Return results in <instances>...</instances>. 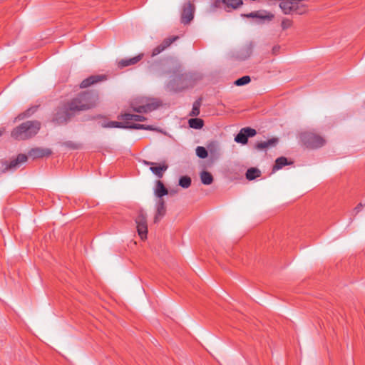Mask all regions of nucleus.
<instances>
[{
  "mask_svg": "<svg viewBox=\"0 0 365 365\" xmlns=\"http://www.w3.org/2000/svg\"><path fill=\"white\" fill-rule=\"evenodd\" d=\"M98 96L91 93H82L67 103L64 106L66 117L63 120L70 118L71 113L86 110L94 107L98 101Z\"/></svg>",
  "mask_w": 365,
  "mask_h": 365,
  "instance_id": "obj_1",
  "label": "nucleus"
},
{
  "mask_svg": "<svg viewBox=\"0 0 365 365\" xmlns=\"http://www.w3.org/2000/svg\"><path fill=\"white\" fill-rule=\"evenodd\" d=\"M41 128L38 121L29 120L22 123L11 131V137L18 140L29 139L37 134Z\"/></svg>",
  "mask_w": 365,
  "mask_h": 365,
  "instance_id": "obj_2",
  "label": "nucleus"
},
{
  "mask_svg": "<svg viewBox=\"0 0 365 365\" xmlns=\"http://www.w3.org/2000/svg\"><path fill=\"white\" fill-rule=\"evenodd\" d=\"M299 138L302 144L309 149L321 148L326 143V140L322 136L312 131L302 133Z\"/></svg>",
  "mask_w": 365,
  "mask_h": 365,
  "instance_id": "obj_3",
  "label": "nucleus"
},
{
  "mask_svg": "<svg viewBox=\"0 0 365 365\" xmlns=\"http://www.w3.org/2000/svg\"><path fill=\"white\" fill-rule=\"evenodd\" d=\"M104 128H128V129H143L148 130H154V128L152 125H146L143 124H138V123H129L125 120L122 122L118 121H109L107 123H105L103 125Z\"/></svg>",
  "mask_w": 365,
  "mask_h": 365,
  "instance_id": "obj_4",
  "label": "nucleus"
},
{
  "mask_svg": "<svg viewBox=\"0 0 365 365\" xmlns=\"http://www.w3.org/2000/svg\"><path fill=\"white\" fill-rule=\"evenodd\" d=\"M135 221L138 235L142 240L146 239L148 234L147 216L143 210L139 211Z\"/></svg>",
  "mask_w": 365,
  "mask_h": 365,
  "instance_id": "obj_5",
  "label": "nucleus"
},
{
  "mask_svg": "<svg viewBox=\"0 0 365 365\" xmlns=\"http://www.w3.org/2000/svg\"><path fill=\"white\" fill-rule=\"evenodd\" d=\"M256 133L257 131L254 128L250 127L243 128L235 137V141L239 143L246 144L248 141V138L255 136Z\"/></svg>",
  "mask_w": 365,
  "mask_h": 365,
  "instance_id": "obj_6",
  "label": "nucleus"
},
{
  "mask_svg": "<svg viewBox=\"0 0 365 365\" xmlns=\"http://www.w3.org/2000/svg\"><path fill=\"white\" fill-rule=\"evenodd\" d=\"M143 163L144 165H150V171L160 178L163 176L164 172L168 168V166L165 162L158 164L157 163L143 160Z\"/></svg>",
  "mask_w": 365,
  "mask_h": 365,
  "instance_id": "obj_7",
  "label": "nucleus"
},
{
  "mask_svg": "<svg viewBox=\"0 0 365 365\" xmlns=\"http://www.w3.org/2000/svg\"><path fill=\"white\" fill-rule=\"evenodd\" d=\"M194 11L195 6L190 2L185 4L183 6L182 14H181V21L184 24H189L193 19L194 16Z\"/></svg>",
  "mask_w": 365,
  "mask_h": 365,
  "instance_id": "obj_8",
  "label": "nucleus"
},
{
  "mask_svg": "<svg viewBox=\"0 0 365 365\" xmlns=\"http://www.w3.org/2000/svg\"><path fill=\"white\" fill-rule=\"evenodd\" d=\"M160 105V101L157 100H152L145 105L139 106L133 108V110L137 113H148L157 109Z\"/></svg>",
  "mask_w": 365,
  "mask_h": 365,
  "instance_id": "obj_9",
  "label": "nucleus"
},
{
  "mask_svg": "<svg viewBox=\"0 0 365 365\" xmlns=\"http://www.w3.org/2000/svg\"><path fill=\"white\" fill-rule=\"evenodd\" d=\"M178 36H173L165 38L163 41L156 46L155 48H153L152 51V56H155L158 54H160L161 52H163L165 48H167L168 46L171 45L173 42L176 41L178 39Z\"/></svg>",
  "mask_w": 365,
  "mask_h": 365,
  "instance_id": "obj_10",
  "label": "nucleus"
},
{
  "mask_svg": "<svg viewBox=\"0 0 365 365\" xmlns=\"http://www.w3.org/2000/svg\"><path fill=\"white\" fill-rule=\"evenodd\" d=\"M156 212L154 217V222H158L166 213L165 202L163 199H158L155 205Z\"/></svg>",
  "mask_w": 365,
  "mask_h": 365,
  "instance_id": "obj_11",
  "label": "nucleus"
},
{
  "mask_svg": "<svg viewBox=\"0 0 365 365\" xmlns=\"http://www.w3.org/2000/svg\"><path fill=\"white\" fill-rule=\"evenodd\" d=\"M51 153L52 151L51 149L44 148H33L29 152V155L34 158L48 157L51 155Z\"/></svg>",
  "mask_w": 365,
  "mask_h": 365,
  "instance_id": "obj_12",
  "label": "nucleus"
},
{
  "mask_svg": "<svg viewBox=\"0 0 365 365\" xmlns=\"http://www.w3.org/2000/svg\"><path fill=\"white\" fill-rule=\"evenodd\" d=\"M279 7L284 14H291L297 9V4L290 1L284 0L280 2Z\"/></svg>",
  "mask_w": 365,
  "mask_h": 365,
  "instance_id": "obj_13",
  "label": "nucleus"
},
{
  "mask_svg": "<svg viewBox=\"0 0 365 365\" xmlns=\"http://www.w3.org/2000/svg\"><path fill=\"white\" fill-rule=\"evenodd\" d=\"M105 79H106V78L103 75L91 76L88 78L84 79L81 82L80 87L82 88H88L90 86L93 85L100 81H102Z\"/></svg>",
  "mask_w": 365,
  "mask_h": 365,
  "instance_id": "obj_14",
  "label": "nucleus"
},
{
  "mask_svg": "<svg viewBox=\"0 0 365 365\" xmlns=\"http://www.w3.org/2000/svg\"><path fill=\"white\" fill-rule=\"evenodd\" d=\"M247 18H257L263 20L271 21L274 18V15L266 11H257L251 12L245 15Z\"/></svg>",
  "mask_w": 365,
  "mask_h": 365,
  "instance_id": "obj_15",
  "label": "nucleus"
},
{
  "mask_svg": "<svg viewBox=\"0 0 365 365\" xmlns=\"http://www.w3.org/2000/svg\"><path fill=\"white\" fill-rule=\"evenodd\" d=\"M279 142L277 138H272L267 141L257 143L255 145V148L258 150H264L269 148L275 147Z\"/></svg>",
  "mask_w": 365,
  "mask_h": 365,
  "instance_id": "obj_16",
  "label": "nucleus"
},
{
  "mask_svg": "<svg viewBox=\"0 0 365 365\" xmlns=\"http://www.w3.org/2000/svg\"><path fill=\"white\" fill-rule=\"evenodd\" d=\"M254 46L252 43L242 47L237 54V58L240 60H245L249 58L253 51Z\"/></svg>",
  "mask_w": 365,
  "mask_h": 365,
  "instance_id": "obj_17",
  "label": "nucleus"
},
{
  "mask_svg": "<svg viewBox=\"0 0 365 365\" xmlns=\"http://www.w3.org/2000/svg\"><path fill=\"white\" fill-rule=\"evenodd\" d=\"M143 56V54H139L133 58L121 59L120 61H118V67L124 68V67H127V66H129L131 65H135L142 59Z\"/></svg>",
  "mask_w": 365,
  "mask_h": 365,
  "instance_id": "obj_18",
  "label": "nucleus"
},
{
  "mask_svg": "<svg viewBox=\"0 0 365 365\" xmlns=\"http://www.w3.org/2000/svg\"><path fill=\"white\" fill-rule=\"evenodd\" d=\"M28 158L24 154H19L16 159L12 160L6 166V169L14 170L19 168L22 163L27 160Z\"/></svg>",
  "mask_w": 365,
  "mask_h": 365,
  "instance_id": "obj_19",
  "label": "nucleus"
},
{
  "mask_svg": "<svg viewBox=\"0 0 365 365\" xmlns=\"http://www.w3.org/2000/svg\"><path fill=\"white\" fill-rule=\"evenodd\" d=\"M118 118L119 120L128 122L129 123H130V121H131V120L140 122V121H145L146 120V118L143 115H136V114H130V113L121 114L118 116Z\"/></svg>",
  "mask_w": 365,
  "mask_h": 365,
  "instance_id": "obj_20",
  "label": "nucleus"
},
{
  "mask_svg": "<svg viewBox=\"0 0 365 365\" xmlns=\"http://www.w3.org/2000/svg\"><path fill=\"white\" fill-rule=\"evenodd\" d=\"M168 194V189L165 187L164 184L158 180L156 182L155 188V195L158 199H163L162 197Z\"/></svg>",
  "mask_w": 365,
  "mask_h": 365,
  "instance_id": "obj_21",
  "label": "nucleus"
},
{
  "mask_svg": "<svg viewBox=\"0 0 365 365\" xmlns=\"http://www.w3.org/2000/svg\"><path fill=\"white\" fill-rule=\"evenodd\" d=\"M292 163H289L287 159L285 157H279L276 159L275 164L273 166L272 170L276 171L281 168H282L284 166L287 165H289Z\"/></svg>",
  "mask_w": 365,
  "mask_h": 365,
  "instance_id": "obj_22",
  "label": "nucleus"
},
{
  "mask_svg": "<svg viewBox=\"0 0 365 365\" xmlns=\"http://www.w3.org/2000/svg\"><path fill=\"white\" fill-rule=\"evenodd\" d=\"M200 180L202 184L208 185L212 183L213 177L210 173L202 171L200 173Z\"/></svg>",
  "mask_w": 365,
  "mask_h": 365,
  "instance_id": "obj_23",
  "label": "nucleus"
},
{
  "mask_svg": "<svg viewBox=\"0 0 365 365\" xmlns=\"http://www.w3.org/2000/svg\"><path fill=\"white\" fill-rule=\"evenodd\" d=\"M188 123L190 128L195 129H200L204 125V121L202 119L197 118L190 119Z\"/></svg>",
  "mask_w": 365,
  "mask_h": 365,
  "instance_id": "obj_24",
  "label": "nucleus"
},
{
  "mask_svg": "<svg viewBox=\"0 0 365 365\" xmlns=\"http://www.w3.org/2000/svg\"><path fill=\"white\" fill-rule=\"evenodd\" d=\"M260 175V170L255 168H251L247 170L246 178L249 180H255Z\"/></svg>",
  "mask_w": 365,
  "mask_h": 365,
  "instance_id": "obj_25",
  "label": "nucleus"
},
{
  "mask_svg": "<svg viewBox=\"0 0 365 365\" xmlns=\"http://www.w3.org/2000/svg\"><path fill=\"white\" fill-rule=\"evenodd\" d=\"M223 3L228 7L237 9L242 4V0H223Z\"/></svg>",
  "mask_w": 365,
  "mask_h": 365,
  "instance_id": "obj_26",
  "label": "nucleus"
},
{
  "mask_svg": "<svg viewBox=\"0 0 365 365\" xmlns=\"http://www.w3.org/2000/svg\"><path fill=\"white\" fill-rule=\"evenodd\" d=\"M207 151L212 155H218L220 151L219 145L217 142L212 141L207 145Z\"/></svg>",
  "mask_w": 365,
  "mask_h": 365,
  "instance_id": "obj_27",
  "label": "nucleus"
},
{
  "mask_svg": "<svg viewBox=\"0 0 365 365\" xmlns=\"http://www.w3.org/2000/svg\"><path fill=\"white\" fill-rule=\"evenodd\" d=\"M201 106V100L195 101L192 105V110L190 113V116H197L200 114V108Z\"/></svg>",
  "mask_w": 365,
  "mask_h": 365,
  "instance_id": "obj_28",
  "label": "nucleus"
},
{
  "mask_svg": "<svg viewBox=\"0 0 365 365\" xmlns=\"http://www.w3.org/2000/svg\"><path fill=\"white\" fill-rule=\"evenodd\" d=\"M191 185V178L188 176H182L179 180V185L183 188H188Z\"/></svg>",
  "mask_w": 365,
  "mask_h": 365,
  "instance_id": "obj_29",
  "label": "nucleus"
},
{
  "mask_svg": "<svg viewBox=\"0 0 365 365\" xmlns=\"http://www.w3.org/2000/svg\"><path fill=\"white\" fill-rule=\"evenodd\" d=\"M251 79L249 76H242L235 81V85L241 86L246 85L250 82Z\"/></svg>",
  "mask_w": 365,
  "mask_h": 365,
  "instance_id": "obj_30",
  "label": "nucleus"
},
{
  "mask_svg": "<svg viewBox=\"0 0 365 365\" xmlns=\"http://www.w3.org/2000/svg\"><path fill=\"white\" fill-rule=\"evenodd\" d=\"M196 155L200 158H205L208 155V151L202 146H198L196 148Z\"/></svg>",
  "mask_w": 365,
  "mask_h": 365,
  "instance_id": "obj_31",
  "label": "nucleus"
},
{
  "mask_svg": "<svg viewBox=\"0 0 365 365\" xmlns=\"http://www.w3.org/2000/svg\"><path fill=\"white\" fill-rule=\"evenodd\" d=\"M292 21L290 19H284L282 21L281 26H282V28L283 30H285V29H287L290 28L292 26Z\"/></svg>",
  "mask_w": 365,
  "mask_h": 365,
  "instance_id": "obj_32",
  "label": "nucleus"
},
{
  "mask_svg": "<svg viewBox=\"0 0 365 365\" xmlns=\"http://www.w3.org/2000/svg\"><path fill=\"white\" fill-rule=\"evenodd\" d=\"M66 145L72 148V149H78L79 148V146L72 142H66Z\"/></svg>",
  "mask_w": 365,
  "mask_h": 365,
  "instance_id": "obj_33",
  "label": "nucleus"
},
{
  "mask_svg": "<svg viewBox=\"0 0 365 365\" xmlns=\"http://www.w3.org/2000/svg\"><path fill=\"white\" fill-rule=\"evenodd\" d=\"M363 206H364V205H363V204H362V203H359V204H358V205H356V207L354 208V211L355 212V214L359 213V212L361 210V209H362Z\"/></svg>",
  "mask_w": 365,
  "mask_h": 365,
  "instance_id": "obj_34",
  "label": "nucleus"
},
{
  "mask_svg": "<svg viewBox=\"0 0 365 365\" xmlns=\"http://www.w3.org/2000/svg\"><path fill=\"white\" fill-rule=\"evenodd\" d=\"M279 46H275L272 48V53L276 55L278 53L279 51Z\"/></svg>",
  "mask_w": 365,
  "mask_h": 365,
  "instance_id": "obj_35",
  "label": "nucleus"
},
{
  "mask_svg": "<svg viewBox=\"0 0 365 365\" xmlns=\"http://www.w3.org/2000/svg\"><path fill=\"white\" fill-rule=\"evenodd\" d=\"M59 113L57 114V116L56 118V120L58 121V122H60V123H62L63 122V120H61V117L58 116Z\"/></svg>",
  "mask_w": 365,
  "mask_h": 365,
  "instance_id": "obj_36",
  "label": "nucleus"
},
{
  "mask_svg": "<svg viewBox=\"0 0 365 365\" xmlns=\"http://www.w3.org/2000/svg\"><path fill=\"white\" fill-rule=\"evenodd\" d=\"M4 128H0V136L2 135V134L4 133Z\"/></svg>",
  "mask_w": 365,
  "mask_h": 365,
  "instance_id": "obj_37",
  "label": "nucleus"
}]
</instances>
